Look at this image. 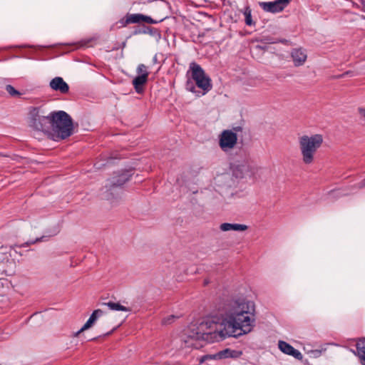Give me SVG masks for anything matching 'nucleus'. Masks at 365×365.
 <instances>
[{
  "label": "nucleus",
  "mask_w": 365,
  "mask_h": 365,
  "mask_svg": "<svg viewBox=\"0 0 365 365\" xmlns=\"http://www.w3.org/2000/svg\"><path fill=\"white\" fill-rule=\"evenodd\" d=\"M255 307L253 302L245 299L229 301L225 306L222 317L229 320L219 323L211 318L203 320L198 325H192L184 339L185 346L200 349L202 341L208 343L220 341L228 336L237 337L250 333L255 323Z\"/></svg>",
  "instance_id": "f257e3e1"
},
{
  "label": "nucleus",
  "mask_w": 365,
  "mask_h": 365,
  "mask_svg": "<svg viewBox=\"0 0 365 365\" xmlns=\"http://www.w3.org/2000/svg\"><path fill=\"white\" fill-rule=\"evenodd\" d=\"M28 123L35 130L51 134L54 140H64L73 133L71 117L65 111L47 113L43 106L29 108Z\"/></svg>",
  "instance_id": "f03ea898"
},
{
  "label": "nucleus",
  "mask_w": 365,
  "mask_h": 365,
  "mask_svg": "<svg viewBox=\"0 0 365 365\" xmlns=\"http://www.w3.org/2000/svg\"><path fill=\"white\" fill-rule=\"evenodd\" d=\"M323 140L321 134L303 135L299 137V148L304 164L311 165L314 163L316 153L321 148Z\"/></svg>",
  "instance_id": "7ed1b4c3"
},
{
  "label": "nucleus",
  "mask_w": 365,
  "mask_h": 365,
  "mask_svg": "<svg viewBox=\"0 0 365 365\" xmlns=\"http://www.w3.org/2000/svg\"><path fill=\"white\" fill-rule=\"evenodd\" d=\"M192 71V78L195 81L198 88L204 91V93L212 88L211 80L205 73V71L197 63L192 62L190 64Z\"/></svg>",
  "instance_id": "20e7f679"
},
{
  "label": "nucleus",
  "mask_w": 365,
  "mask_h": 365,
  "mask_svg": "<svg viewBox=\"0 0 365 365\" xmlns=\"http://www.w3.org/2000/svg\"><path fill=\"white\" fill-rule=\"evenodd\" d=\"M137 76L133 80V85L137 93H143L145 85L147 83L149 76L148 67L140 63L136 68Z\"/></svg>",
  "instance_id": "39448f33"
},
{
  "label": "nucleus",
  "mask_w": 365,
  "mask_h": 365,
  "mask_svg": "<svg viewBox=\"0 0 365 365\" xmlns=\"http://www.w3.org/2000/svg\"><path fill=\"white\" fill-rule=\"evenodd\" d=\"M237 142V133L232 130H224L219 136V145L224 152L233 149Z\"/></svg>",
  "instance_id": "423d86ee"
},
{
  "label": "nucleus",
  "mask_w": 365,
  "mask_h": 365,
  "mask_svg": "<svg viewBox=\"0 0 365 365\" xmlns=\"http://www.w3.org/2000/svg\"><path fill=\"white\" fill-rule=\"evenodd\" d=\"M232 174L236 178H243L246 177H254L256 171L258 168L257 167L252 166L248 163L245 162L242 164L231 165Z\"/></svg>",
  "instance_id": "0eeeda50"
},
{
  "label": "nucleus",
  "mask_w": 365,
  "mask_h": 365,
  "mask_svg": "<svg viewBox=\"0 0 365 365\" xmlns=\"http://www.w3.org/2000/svg\"><path fill=\"white\" fill-rule=\"evenodd\" d=\"M292 0H275L274 1L261 2V8L267 12L277 13L283 11Z\"/></svg>",
  "instance_id": "6e6552de"
},
{
  "label": "nucleus",
  "mask_w": 365,
  "mask_h": 365,
  "mask_svg": "<svg viewBox=\"0 0 365 365\" xmlns=\"http://www.w3.org/2000/svg\"><path fill=\"white\" fill-rule=\"evenodd\" d=\"M131 175L132 174L130 173V171H124L118 175L113 177L110 180H109L110 190H111L113 188L124 185L130 180Z\"/></svg>",
  "instance_id": "1a4fd4ad"
},
{
  "label": "nucleus",
  "mask_w": 365,
  "mask_h": 365,
  "mask_svg": "<svg viewBox=\"0 0 365 365\" xmlns=\"http://www.w3.org/2000/svg\"><path fill=\"white\" fill-rule=\"evenodd\" d=\"M278 346L280 351H282L283 353L292 356L297 359H302V354H301V352L297 349H294L292 346H291L286 341H279L278 343Z\"/></svg>",
  "instance_id": "9d476101"
},
{
  "label": "nucleus",
  "mask_w": 365,
  "mask_h": 365,
  "mask_svg": "<svg viewBox=\"0 0 365 365\" xmlns=\"http://www.w3.org/2000/svg\"><path fill=\"white\" fill-rule=\"evenodd\" d=\"M50 87L53 91H60L61 93H67L69 91V86L61 77H55L49 83Z\"/></svg>",
  "instance_id": "9b49d317"
},
{
  "label": "nucleus",
  "mask_w": 365,
  "mask_h": 365,
  "mask_svg": "<svg viewBox=\"0 0 365 365\" xmlns=\"http://www.w3.org/2000/svg\"><path fill=\"white\" fill-rule=\"evenodd\" d=\"M103 313V311L99 309L94 310L86 324L81 327L80 330L74 334V336H78L81 332L91 327L97 319L102 316Z\"/></svg>",
  "instance_id": "f8f14e48"
},
{
  "label": "nucleus",
  "mask_w": 365,
  "mask_h": 365,
  "mask_svg": "<svg viewBox=\"0 0 365 365\" xmlns=\"http://www.w3.org/2000/svg\"><path fill=\"white\" fill-rule=\"evenodd\" d=\"M291 56L296 66L304 64L307 60V54L302 48H294L291 53Z\"/></svg>",
  "instance_id": "ddd939ff"
},
{
  "label": "nucleus",
  "mask_w": 365,
  "mask_h": 365,
  "mask_svg": "<svg viewBox=\"0 0 365 365\" xmlns=\"http://www.w3.org/2000/svg\"><path fill=\"white\" fill-rule=\"evenodd\" d=\"M143 14H128L124 19H121L120 23L125 26L130 24H137L142 21Z\"/></svg>",
  "instance_id": "4468645a"
},
{
  "label": "nucleus",
  "mask_w": 365,
  "mask_h": 365,
  "mask_svg": "<svg viewBox=\"0 0 365 365\" xmlns=\"http://www.w3.org/2000/svg\"><path fill=\"white\" fill-rule=\"evenodd\" d=\"M242 355V351L238 350H232L230 349H225L222 351L218 352L217 356L220 359H227V358H239Z\"/></svg>",
  "instance_id": "2eb2a0df"
},
{
  "label": "nucleus",
  "mask_w": 365,
  "mask_h": 365,
  "mask_svg": "<svg viewBox=\"0 0 365 365\" xmlns=\"http://www.w3.org/2000/svg\"><path fill=\"white\" fill-rule=\"evenodd\" d=\"M247 229V226L242 224L222 223L220 225V230L224 232L230 230L245 231Z\"/></svg>",
  "instance_id": "dca6fc26"
},
{
  "label": "nucleus",
  "mask_w": 365,
  "mask_h": 365,
  "mask_svg": "<svg viewBox=\"0 0 365 365\" xmlns=\"http://www.w3.org/2000/svg\"><path fill=\"white\" fill-rule=\"evenodd\" d=\"M357 355L362 365H365V338L360 339L356 345Z\"/></svg>",
  "instance_id": "f3484780"
},
{
  "label": "nucleus",
  "mask_w": 365,
  "mask_h": 365,
  "mask_svg": "<svg viewBox=\"0 0 365 365\" xmlns=\"http://www.w3.org/2000/svg\"><path fill=\"white\" fill-rule=\"evenodd\" d=\"M106 305L110 310L114 311H123V312H129L130 309L125 306L121 305L119 303H115L113 302H108L104 304Z\"/></svg>",
  "instance_id": "a211bd4d"
},
{
  "label": "nucleus",
  "mask_w": 365,
  "mask_h": 365,
  "mask_svg": "<svg viewBox=\"0 0 365 365\" xmlns=\"http://www.w3.org/2000/svg\"><path fill=\"white\" fill-rule=\"evenodd\" d=\"M44 238V237H37L34 240L27 241L24 244L18 245L15 244L13 246H11V249L14 250V252H17L16 248L18 247H27L30 246L31 245H34L36 242L42 241V240Z\"/></svg>",
  "instance_id": "6ab92c4d"
},
{
  "label": "nucleus",
  "mask_w": 365,
  "mask_h": 365,
  "mask_svg": "<svg viewBox=\"0 0 365 365\" xmlns=\"http://www.w3.org/2000/svg\"><path fill=\"white\" fill-rule=\"evenodd\" d=\"M244 15L245 17V24L247 26H252L253 24V21L252 19L251 9L249 6H247L245 9Z\"/></svg>",
  "instance_id": "aec40b11"
},
{
  "label": "nucleus",
  "mask_w": 365,
  "mask_h": 365,
  "mask_svg": "<svg viewBox=\"0 0 365 365\" xmlns=\"http://www.w3.org/2000/svg\"><path fill=\"white\" fill-rule=\"evenodd\" d=\"M5 259L6 261V262L9 261L8 256L4 255L3 253H1L0 252V272H1V273L6 272L5 262H4Z\"/></svg>",
  "instance_id": "412c9836"
},
{
  "label": "nucleus",
  "mask_w": 365,
  "mask_h": 365,
  "mask_svg": "<svg viewBox=\"0 0 365 365\" xmlns=\"http://www.w3.org/2000/svg\"><path fill=\"white\" fill-rule=\"evenodd\" d=\"M5 90L11 96H21L20 92L15 89L14 86L11 85H6L5 87Z\"/></svg>",
  "instance_id": "4be33fe9"
},
{
  "label": "nucleus",
  "mask_w": 365,
  "mask_h": 365,
  "mask_svg": "<svg viewBox=\"0 0 365 365\" xmlns=\"http://www.w3.org/2000/svg\"><path fill=\"white\" fill-rule=\"evenodd\" d=\"M142 21L145 22L147 24H157L158 23V21L153 19L150 16H145V15L143 16Z\"/></svg>",
  "instance_id": "5701e85b"
},
{
  "label": "nucleus",
  "mask_w": 365,
  "mask_h": 365,
  "mask_svg": "<svg viewBox=\"0 0 365 365\" xmlns=\"http://www.w3.org/2000/svg\"><path fill=\"white\" fill-rule=\"evenodd\" d=\"M175 316L174 315H170L168 317H165L163 319V324H170L173 322L174 319H175Z\"/></svg>",
  "instance_id": "b1692460"
},
{
  "label": "nucleus",
  "mask_w": 365,
  "mask_h": 365,
  "mask_svg": "<svg viewBox=\"0 0 365 365\" xmlns=\"http://www.w3.org/2000/svg\"><path fill=\"white\" fill-rule=\"evenodd\" d=\"M355 186L359 189H362L365 187V178L360 181L359 182H358Z\"/></svg>",
  "instance_id": "393cba45"
},
{
  "label": "nucleus",
  "mask_w": 365,
  "mask_h": 365,
  "mask_svg": "<svg viewBox=\"0 0 365 365\" xmlns=\"http://www.w3.org/2000/svg\"><path fill=\"white\" fill-rule=\"evenodd\" d=\"M113 198H114V197H113V192H109V193H108V194H107V195H106V199H107L108 200H110V201H111V203H113V202H114V201L113 200Z\"/></svg>",
  "instance_id": "a878e982"
},
{
  "label": "nucleus",
  "mask_w": 365,
  "mask_h": 365,
  "mask_svg": "<svg viewBox=\"0 0 365 365\" xmlns=\"http://www.w3.org/2000/svg\"><path fill=\"white\" fill-rule=\"evenodd\" d=\"M358 112L361 115V116H362L363 118H365V108H359Z\"/></svg>",
  "instance_id": "bb28decb"
},
{
  "label": "nucleus",
  "mask_w": 365,
  "mask_h": 365,
  "mask_svg": "<svg viewBox=\"0 0 365 365\" xmlns=\"http://www.w3.org/2000/svg\"><path fill=\"white\" fill-rule=\"evenodd\" d=\"M187 89L192 92H195V87L192 86V83H191V86H190L189 82H187Z\"/></svg>",
  "instance_id": "cd10ccee"
},
{
  "label": "nucleus",
  "mask_w": 365,
  "mask_h": 365,
  "mask_svg": "<svg viewBox=\"0 0 365 365\" xmlns=\"http://www.w3.org/2000/svg\"><path fill=\"white\" fill-rule=\"evenodd\" d=\"M153 63H158L157 55H155L154 57L153 58Z\"/></svg>",
  "instance_id": "c85d7f7f"
},
{
  "label": "nucleus",
  "mask_w": 365,
  "mask_h": 365,
  "mask_svg": "<svg viewBox=\"0 0 365 365\" xmlns=\"http://www.w3.org/2000/svg\"><path fill=\"white\" fill-rule=\"evenodd\" d=\"M361 4L363 5L364 10L365 9V0H361Z\"/></svg>",
  "instance_id": "c756f323"
},
{
  "label": "nucleus",
  "mask_w": 365,
  "mask_h": 365,
  "mask_svg": "<svg viewBox=\"0 0 365 365\" xmlns=\"http://www.w3.org/2000/svg\"><path fill=\"white\" fill-rule=\"evenodd\" d=\"M264 40H265V41H266V42H267V43H274L276 42V41H269V39H268L267 38H266Z\"/></svg>",
  "instance_id": "7c9ffc66"
},
{
  "label": "nucleus",
  "mask_w": 365,
  "mask_h": 365,
  "mask_svg": "<svg viewBox=\"0 0 365 365\" xmlns=\"http://www.w3.org/2000/svg\"><path fill=\"white\" fill-rule=\"evenodd\" d=\"M349 72H345L343 74H341V76H339V77H344L345 76H346Z\"/></svg>",
  "instance_id": "2f4dec72"
},
{
  "label": "nucleus",
  "mask_w": 365,
  "mask_h": 365,
  "mask_svg": "<svg viewBox=\"0 0 365 365\" xmlns=\"http://www.w3.org/2000/svg\"><path fill=\"white\" fill-rule=\"evenodd\" d=\"M234 130L235 131H238V130H241V128L240 127H237V128H235Z\"/></svg>",
  "instance_id": "473e14b6"
},
{
  "label": "nucleus",
  "mask_w": 365,
  "mask_h": 365,
  "mask_svg": "<svg viewBox=\"0 0 365 365\" xmlns=\"http://www.w3.org/2000/svg\"><path fill=\"white\" fill-rule=\"evenodd\" d=\"M314 352H316V353H321V351L315 350Z\"/></svg>",
  "instance_id": "72a5a7b5"
},
{
  "label": "nucleus",
  "mask_w": 365,
  "mask_h": 365,
  "mask_svg": "<svg viewBox=\"0 0 365 365\" xmlns=\"http://www.w3.org/2000/svg\"><path fill=\"white\" fill-rule=\"evenodd\" d=\"M364 11H365V9H364Z\"/></svg>",
  "instance_id": "f704fd0d"
}]
</instances>
